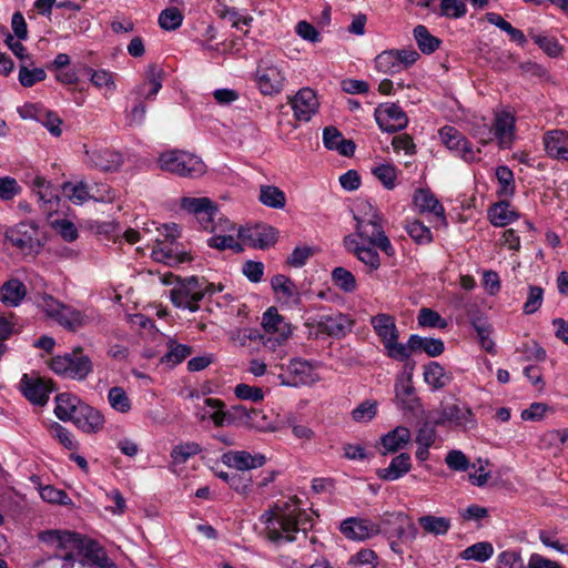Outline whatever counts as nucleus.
I'll return each mask as SVG.
<instances>
[{
	"instance_id": "obj_1",
	"label": "nucleus",
	"mask_w": 568,
	"mask_h": 568,
	"mask_svg": "<svg viewBox=\"0 0 568 568\" xmlns=\"http://www.w3.org/2000/svg\"><path fill=\"white\" fill-rule=\"evenodd\" d=\"M261 521L265 525L267 538L276 545L293 542L298 535L306 538L313 527L312 516L301 507L296 497L277 503L262 514Z\"/></svg>"
},
{
	"instance_id": "obj_2",
	"label": "nucleus",
	"mask_w": 568,
	"mask_h": 568,
	"mask_svg": "<svg viewBox=\"0 0 568 568\" xmlns=\"http://www.w3.org/2000/svg\"><path fill=\"white\" fill-rule=\"evenodd\" d=\"M146 282L150 287H154L158 284L164 286H171L169 291H164L163 294H168L172 304L182 310H189L194 313L200 308V301L211 292V286L203 285L199 277L189 276L181 278L171 272H153L148 271Z\"/></svg>"
},
{
	"instance_id": "obj_3",
	"label": "nucleus",
	"mask_w": 568,
	"mask_h": 568,
	"mask_svg": "<svg viewBox=\"0 0 568 568\" xmlns=\"http://www.w3.org/2000/svg\"><path fill=\"white\" fill-rule=\"evenodd\" d=\"M354 219L356 234L364 243L379 248L387 256L395 254V248L384 231V217L371 202H358Z\"/></svg>"
},
{
	"instance_id": "obj_4",
	"label": "nucleus",
	"mask_w": 568,
	"mask_h": 568,
	"mask_svg": "<svg viewBox=\"0 0 568 568\" xmlns=\"http://www.w3.org/2000/svg\"><path fill=\"white\" fill-rule=\"evenodd\" d=\"M36 303L47 318L54 321L70 332H75L95 320L93 313L75 310L49 294L39 295Z\"/></svg>"
},
{
	"instance_id": "obj_5",
	"label": "nucleus",
	"mask_w": 568,
	"mask_h": 568,
	"mask_svg": "<svg viewBox=\"0 0 568 568\" xmlns=\"http://www.w3.org/2000/svg\"><path fill=\"white\" fill-rule=\"evenodd\" d=\"M39 538L54 550L53 556L60 560L62 568H73L84 537L68 530H47L40 532Z\"/></svg>"
},
{
	"instance_id": "obj_6",
	"label": "nucleus",
	"mask_w": 568,
	"mask_h": 568,
	"mask_svg": "<svg viewBox=\"0 0 568 568\" xmlns=\"http://www.w3.org/2000/svg\"><path fill=\"white\" fill-rule=\"evenodd\" d=\"M285 62L265 54L257 62L254 82L260 93L267 97L280 94L286 84Z\"/></svg>"
},
{
	"instance_id": "obj_7",
	"label": "nucleus",
	"mask_w": 568,
	"mask_h": 568,
	"mask_svg": "<svg viewBox=\"0 0 568 568\" xmlns=\"http://www.w3.org/2000/svg\"><path fill=\"white\" fill-rule=\"evenodd\" d=\"M156 166L178 176L192 179L201 176L206 170L199 156L182 150L162 152L156 160Z\"/></svg>"
},
{
	"instance_id": "obj_8",
	"label": "nucleus",
	"mask_w": 568,
	"mask_h": 568,
	"mask_svg": "<svg viewBox=\"0 0 568 568\" xmlns=\"http://www.w3.org/2000/svg\"><path fill=\"white\" fill-rule=\"evenodd\" d=\"M164 227L169 232L166 239L158 243V245L152 248L151 257L155 262H160L172 267L190 263L193 260L191 252L184 247H180V245L174 241L179 235L178 225L172 224L171 226L165 225Z\"/></svg>"
},
{
	"instance_id": "obj_9",
	"label": "nucleus",
	"mask_w": 568,
	"mask_h": 568,
	"mask_svg": "<svg viewBox=\"0 0 568 568\" xmlns=\"http://www.w3.org/2000/svg\"><path fill=\"white\" fill-rule=\"evenodd\" d=\"M148 333L151 335L152 341L155 343L156 347L165 346L166 351L161 356L160 362L165 364L169 367H174L181 364L185 358H187L193 349L191 346L185 344H180L174 339L166 337L162 334L158 328H155L152 321L144 318V334Z\"/></svg>"
},
{
	"instance_id": "obj_10",
	"label": "nucleus",
	"mask_w": 568,
	"mask_h": 568,
	"mask_svg": "<svg viewBox=\"0 0 568 568\" xmlns=\"http://www.w3.org/2000/svg\"><path fill=\"white\" fill-rule=\"evenodd\" d=\"M6 240L23 254L37 253L43 245V236L34 222H21L6 231Z\"/></svg>"
},
{
	"instance_id": "obj_11",
	"label": "nucleus",
	"mask_w": 568,
	"mask_h": 568,
	"mask_svg": "<svg viewBox=\"0 0 568 568\" xmlns=\"http://www.w3.org/2000/svg\"><path fill=\"white\" fill-rule=\"evenodd\" d=\"M50 367L54 373L73 379H84L92 372L91 359L81 349L53 357Z\"/></svg>"
},
{
	"instance_id": "obj_12",
	"label": "nucleus",
	"mask_w": 568,
	"mask_h": 568,
	"mask_svg": "<svg viewBox=\"0 0 568 568\" xmlns=\"http://www.w3.org/2000/svg\"><path fill=\"white\" fill-rule=\"evenodd\" d=\"M443 144L467 163L478 162L480 160V149L474 144L455 126L445 125L438 131Z\"/></svg>"
},
{
	"instance_id": "obj_13",
	"label": "nucleus",
	"mask_w": 568,
	"mask_h": 568,
	"mask_svg": "<svg viewBox=\"0 0 568 568\" xmlns=\"http://www.w3.org/2000/svg\"><path fill=\"white\" fill-rule=\"evenodd\" d=\"M278 378L282 385L291 387L312 385L320 379L314 366L301 358L290 361L285 373L280 374Z\"/></svg>"
},
{
	"instance_id": "obj_14",
	"label": "nucleus",
	"mask_w": 568,
	"mask_h": 568,
	"mask_svg": "<svg viewBox=\"0 0 568 568\" xmlns=\"http://www.w3.org/2000/svg\"><path fill=\"white\" fill-rule=\"evenodd\" d=\"M375 120L379 129L394 133L406 128L408 118L404 110L395 103H384L375 109Z\"/></svg>"
},
{
	"instance_id": "obj_15",
	"label": "nucleus",
	"mask_w": 568,
	"mask_h": 568,
	"mask_svg": "<svg viewBox=\"0 0 568 568\" xmlns=\"http://www.w3.org/2000/svg\"><path fill=\"white\" fill-rule=\"evenodd\" d=\"M276 234L275 229L266 224L237 229V239L242 241V245L261 250L275 244Z\"/></svg>"
},
{
	"instance_id": "obj_16",
	"label": "nucleus",
	"mask_w": 568,
	"mask_h": 568,
	"mask_svg": "<svg viewBox=\"0 0 568 568\" xmlns=\"http://www.w3.org/2000/svg\"><path fill=\"white\" fill-rule=\"evenodd\" d=\"M339 530L349 540L364 541L377 536L381 527L367 518L348 517L341 523Z\"/></svg>"
},
{
	"instance_id": "obj_17",
	"label": "nucleus",
	"mask_w": 568,
	"mask_h": 568,
	"mask_svg": "<svg viewBox=\"0 0 568 568\" xmlns=\"http://www.w3.org/2000/svg\"><path fill=\"white\" fill-rule=\"evenodd\" d=\"M493 130L495 141L500 149H510L515 141L516 119L508 110L495 112Z\"/></svg>"
},
{
	"instance_id": "obj_18",
	"label": "nucleus",
	"mask_w": 568,
	"mask_h": 568,
	"mask_svg": "<svg viewBox=\"0 0 568 568\" xmlns=\"http://www.w3.org/2000/svg\"><path fill=\"white\" fill-rule=\"evenodd\" d=\"M446 423H450L463 429H473L477 425L473 410L465 405L457 404L445 406L439 417L435 420V425H445Z\"/></svg>"
},
{
	"instance_id": "obj_19",
	"label": "nucleus",
	"mask_w": 568,
	"mask_h": 568,
	"mask_svg": "<svg viewBox=\"0 0 568 568\" xmlns=\"http://www.w3.org/2000/svg\"><path fill=\"white\" fill-rule=\"evenodd\" d=\"M214 235L207 240V245L219 251L233 250L236 253L243 251V245L237 241V229L235 224L225 220L216 227Z\"/></svg>"
},
{
	"instance_id": "obj_20",
	"label": "nucleus",
	"mask_w": 568,
	"mask_h": 568,
	"mask_svg": "<svg viewBox=\"0 0 568 568\" xmlns=\"http://www.w3.org/2000/svg\"><path fill=\"white\" fill-rule=\"evenodd\" d=\"M20 390L28 400L42 406L47 404L52 387L49 381L23 374L20 379Z\"/></svg>"
},
{
	"instance_id": "obj_21",
	"label": "nucleus",
	"mask_w": 568,
	"mask_h": 568,
	"mask_svg": "<svg viewBox=\"0 0 568 568\" xmlns=\"http://www.w3.org/2000/svg\"><path fill=\"white\" fill-rule=\"evenodd\" d=\"M288 102L295 119L304 122L312 119L320 105L315 92L310 88L301 89Z\"/></svg>"
},
{
	"instance_id": "obj_22",
	"label": "nucleus",
	"mask_w": 568,
	"mask_h": 568,
	"mask_svg": "<svg viewBox=\"0 0 568 568\" xmlns=\"http://www.w3.org/2000/svg\"><path fill=\"white\" fill-rule=\"evenodd\" d=\"M33 194L37 197L40 209L47 215H51L59 210V190L45 179L37 176L33 181Z\"/></svg>"
},
{
	"instance_id": "obj_23",
	"label": "nucleus",
	"mask_w": 568,
	"mask_h": 568,
	"mask_svg": "<svg viewBox=\"0 0 568 568\" xmlns=\"http://www.w3.org/2000/svg\"><path fill=\"white\" fill-rule=\"evenodd\" d=\"M542 145L550 159L568 162V131L564 129L546 131L542 135Z\"/></svg>"
},
{
	"instance_id": "obj_24",
	"label": "nucleus",
	"mask_w": 568,
	"mask_h": 568,
	"mask_svg": "<svg viewBox=\"0 0 568 568\" xmlns=\"http://www.w3.org/2000/svg\"><path fill=\"white\" fill-rule=\"evenodd\" d=\"M311 325L316 326L320 333L334 337L344 336L349 331V321L341 313L318 314L310 318Z\"/></svg>"
},
{
	"instance_id": "obj_25",
	"label": "nucleus",
	"mask_w": 568,
	"mask_h": 568,
	"mask_svg": "<svg viewBox=\"0 0 568 568\" xmlns=\"http://www.w3.org/2000/svg\"><path fill=\"white\" fill-rule=\"evenodd\" d=\"M272 288L278 302L290 308L297 307L302 303V297L295 283L283 274L275 275L271 281Z\"/></svg>"
},
{
	"instance_id": "obj_26",
	"label": "nucleus",
	"mask_w": 568,
	"mask_h": 568,
	"mask_svg": "<svg viewBox=\"0 0 568 568\" xmlns=\"http://www.w3.org/2000/svg\"><path fill=\"white\" fill-rule=\"evenodd\" d=\"M221 460L227 467L244 471L262 467L266 463V457L246 450H229L221 456Z\"/></svg>"
},
{
	"instance_id": "obj_27",
	"label": "nucleus",
	"mask_w": 568,
	"mask_h": 568,
	"mask_svg": "<svg viewBox=\"0 0 568 568\" xmlns=\"http://www.w3.org/2000/svg\"><path fill=\"white\" fill-rule=\"evenodd\" d=\"M104 416L97 408L83 403L72 423L82 432L92 434L100 432L104 426Z\"/></svg>"
},
{
	"instance_id": "obj_28",
	"label": "nucleus",
	"mask_w": 568,
	"mask_h": 568,
	"mask_svg": "<svg viewBox=\"0 0 568 568\" xmlns=\"http://www.w3.org/2000/svg\"><path fill=\"white\" fill-rule=\"evenodd\" d=\"M262 326L265 332L277 334V342L282 343L288 339L293 333L291 323L278 314L277 308L272 306L265 311L262 317Z\"/></svg>"
},
{
	"instance_id": "obj_29",
	"label": "nucleus",
	"mask_w": 568,
	"mask_h": 568,
	"mask_svg": "<svg viewBox=\"0 0 568 568\" xmlns=\"http://www.w3.org/2000/svg\"><path fill=\"white\" fill-rule=\"evenodd\" d=\"M261 414L260 410L247 407L245 405H233L227 410H224L222 418L219 423L223 425L240 424L250 427H257L254 420Z\"/></svg>"
},
{
	"instance_id": "obj_30",
	"label": "nucleus",
	"mask_w": 568,
	"mask_h": 568,
	"mask_svg": "<svg viewBox=\"0 0 568 568\" xmlns=\"http://www.w3.org/2000/svg\"><path fill=\"white\" fill-rule=\"evenodd\" d=\"M412 468V458L407 453H400L395 456L388 467L377 469L376 475L379 479L394 481L406 475Z\"/></svg>"
},
{
	"instance_id": "obj_31",
	"label": "nucleus",
	"mask_w": 568,
	"mask_h": 568,
	"mask_svg": "<svg viewBox=\"0 0 568 568\" xmlns=\"http://www.w3.org/2000/svg\"><path fill=\"white\" fill-rule=\"evenodd\" d=\"M414 203L420 212L432 213L446 224L445 209L429 190L418 189L414 194Z\"/></svg>"
},
{
	"instance_id": "obj_32",
	"label": "nucleus",
	"mask_w": 568,
	"mask_h": 568,
	"mask_svg": "<svg viewBox=\"0 0 568 568\" xmlns=\"http://www.w3.org/2000/svg\"><path fill=\"white\" fill-rule=\"evenodd\" d=\"M83 556L89 562L100 568H116L115 564L106 556L98 542L83 538L79 550V557Z\"/></svg>"
},
{
	"instance_id": "obj_33",
	"label": "nucleus",
	"mask_w": 568,
	"mask_h": 568,
	"mask_svg": "<svg viewBox=\"0 0 568 568\" xmlns=\"http://www.w3.org/2000/svg\"><path fill=\"white\" fill-rule=\"evenodd\" d=\"M412 439L410 430L405 426H397L381 438L382 454L396 453L403 449Z\"/></svg>"
},
{
	"instance_id": "obj_34",
	"label": "nucleus",
	"mask_w": 568,
	"mask_h": 568,
	"mask_svg": "<svg viewBox=\"0 0 568 568\" xmlns=\"http://www.w3.org/2000/svg\"><path fill=\"white\" fill-rule=\"evenodd\" d=\"M323 142L328 150L337 151L344 156H351L354 154V142L344 139L343 134L336 128L328 126L324 129Z\"/></svg>"
},
{
	"instance_id": "obj_35",
	"label": "nucleus",
	"mask_w": 568,
	"mask_h": 568,
	"mask_svg": "<svg viewBox=\"0 0 568 568\" xmlns=\"http://www.w3.org/2000/svg\"><path fill=\"white\" fill-rule=\"evenodd\" d=\"M87 161L102 170V171H112L115 170L121 164V154L111 151V150H99V151H87Z\"/></svg>"
},
{
	"instance_id": "obj_36",
	"label": "nucleus",
	"mask_w": 568,
	"mask_h": 568,
	"mask_svg": "<svg viewBox=\"0 0 568 568\" xmlns=\"http://www.w3.org/2000/svg\"><path fill=\"white\" fill-rule=\"evenodd\" d=\"M83 403L74 395L62 393L55 397V416L62 422H72Z\"/></svg>"
},
{
	"instance_id": "obj_37",
	"label": "nucleus",
	"mask_w": 568,
	"mask_h": 568,
	"mask_svg": "<svg viewBox=\"0 0 568 568\" xmlns=\"http://www.w3.org/2000/svg\"><path fill=\"white\" fill-rule=\"evenodd\" d=\"M371 324L383 345L393 339H398V331L393 316L384 313L377 314L372 317Z\"/></svg>"
},
{
	"instance_id": "obj_38",
	"label": "nucleus",
	"mask_w": 568,
	"mask_h": 568,
	"mask_svg": "<svg viewBox=\"0 0 568 568\" xmlns=\"http://www.w3.org/2000/svg\"><path fill=\"white\" fill-rule=\"evenodd\" d=\"M518 213L510 209L508 201H500L488 210V219L496 227H504L518 219Z\"/></svg>"
},
{
	"instance_id": "obj_39",
	"label": "nucleus",
	"mask_w": 568,
	"mask_h": 568,
	"mask_svg": "<svg viewBox=\"0 0 568 568\" xmlns=\"http://www.w3.org/2000/svg\"><path fill=\"white\" fill-rule=\"evenodd\" d=\"M27 290L22 282L12 278L6 282L0 290V300L7 306H18L26 297Z\"/></svg>"
},
{
	"instance_id": "obj_40",
	"label": "nucleus",
	"mask_w": 568,
	"mask_h": 568,
	"mask_svg": "<svg viewBox=\"0 0 568 568\" xmlns=\"http://www.w3.org/2000/svg\"><path fill=\"white\" fill-rule=\"evenodd\" d=\"M164 71L156 64H150L144 73V100H153L162 88Z\"/></svg>"
},
{
	"instance_id": "obj_41",
	"label": "nucleus",
	"mask_w": 568,
	"mask_h": 568,
	"mask_svg": "<svg viewBox=\"0 0 568 568\" xmlns=\"http://www.w3.org/2000/svg\"><path fill=\"white\" fill-rule=\"evenodd\" d=\"M450 379V375L437 362L429 363L424 369V381L434 390L444 388Z\"/></svg>"
},
{
	"instance_id": "obj_42",
	"label": "nucleus",
	"mask_w": 568,
	"mask_h": 568,
	"mask_svg": "<svg viewBox=\"0 0 568 568\" xmlns=\"http://www.w3.org/2000/svg\"><path fill=\"white\" fill-rule=\"evenodd\" d=\"M410 348L413 351H423L430 357L443 354L445 349L444 342L440 338L422 337L419 335H410Z\"/></svg>"
},
{
	"instance_id": "obj_43",
	"label": "nucleus",
	"mask_w": 568,
	"mask_h": 568,
	"mask_svg": "<svg viewBox=\"0 0 568 568\" xmlns=\"http://www.w3.org/2000/svg\"><path fill=\"white\" fill-rule=\"evenodd\" d=\"M62 194L69 199L73 204L81 205L89 199L104 201V197L98 199L95 195H91L88 190V185L84 182H65L62 185Z\"/></svg>"
},
{
	"instance_id": "obj_44",
	"label": "nucleus",
	"mask_w": 568,
	"mask_h": 568,
	"mask_svg": "<svg viewBox=\"0 0 568 568\" xmlns=\"http://www.w3.org/2000/svg\"><path fill=\"white\" fill-rule=\"evenodd\" d=\"M495 175L499 185L497 195L505 199L513 197L516 190L513 171L506 165H499L496 168Z\"/></svg>"
},
{
	"instance_id": "obj_45",
	"label": "nucleus",
	"mask_w": 568,
	"mask_h": 568,
	"mask_svg": "<svg viewBox=\"0 0 568 568\" xmlns=\"http://www.w3.org/2000/svg\"><path fill=\"white\" fill-rule=\"evenodd\" d=\"M418 525L427 532L435 536H444L450 529V519L426 515L418 518Z\"/></svg>"
},
{
	"instance_id": "obj_46",
	"label": "nucleus",
	"mask_w": 568,
	"mask_h": 568,
	"mask_svg": "<svg viewBox=\"0 0 568 568\" xmlns=\"http://www.w3.org/2000/svg\"><path fill=\"white\" fill-rule=\"evenodd\" d=\"M224 413L223 403L214 398H205L203 405L197 407L196 416L199 419H211L216 426H223L217 420L222 418Z\"/></svg>"
},
{
	"instance_id": "obj_47",
	"label": "nucleus",
	"mask_w": 568,
	"mask_h": 568,
	"mask_svg": "<svg viewBox=\"0 0 568 568\" xmlns=\"http://www.w3.org/2000/svg\"><path fill=\"white\" fill-rule=\"evenodd\" d=\"M413 33L417 45L423 53L430 54L439 48L440 40L437 37L430 34L425 26H416Z\"/></svg>"
},
{
	"instance_id": "obj_48",
	"label": "nucleus",
	"mask_w": 568,
	"mask_h": 568,
	"mask_svg": "<svg viewBox=\"0 0 568 568\" xmlns=\"http://www.w3.org/2000/svg\"><path fill=\"white\" fill-rule=\"evenodd\" d=\"M494 555V547L488 541L476 542L460 554V558L464 560H475L478 562H485Z\"/></svg>"
},
{
	"instance_id": "obj_49",
	"label": "nucleus",
	"mask_w": 568,
	"mask_h": 568,
	"mask_svg": "<svg viewBox=\"0 0 568 568\" xmlns=\"http://www.w3.org/2000/svg\"><path fill=\"white\" fill-rule=\"evenodd\" d=\"M201 446L195 442L180 443L171 452L172 466L186 463L191 457L201 453Z\"/></svg>"
},
{
	"instance_id": "obj_50",
	"label": "nucleus",
	"mask_w": 568,
	"mask_h": 568,
	"mask_svg": "<svg viewBox=\"0 0 568 568\" xmlns=\"http://www.w3.org/2000/svg\"><path fill=\"white\" fill-rule=\"evenodd\" d=\"M47 73L42 68H34L33 64H20L18 79L22 87L30 88L38 82L43 81Z\"/></svg>"
},
{
	"instance_id": "obj_51",
	"label": "nucleus",
	"mask_w": 568,
	"mask_h": 568,
	"mask_svg": "<svg viewBox=\"0 0 568 568\" xmlns=\"http://www.w3.org/2000/svg\"><path fill=\"white\" fill-rule=\"evenodd\" d=\"M260 201L274 209H282L285 205L286 199L284 192L273 185H262L260 190Z\"/></svg>"
},
{
	"instance_id": "obj_52",
	"label": "nucleus",
	"mask_w": 568,
	"mask_h": 568,
	"mask_svg": "<svg viewBox=\"0 0 568 568\" xmlns=\"http://www.w3.org/2000/svg\"><path fill=\"white\" fill-rule=\"evenodd\" d=\"M183 19L184 17L178 8L170 7L160 12L158 22L163 30L173 31L182 26Z\"/></svg>"
},
{
	"instance_id": "obj_53",
	"label": "nucleus",
	"mask_w": 568,
	"mask_h": 568,
	"mask_svg": "<svg viewBox=\"0 0 568 568\" xmlns=\"http://www.w3.org/2000/svg\"><path fill=\"white\" fill-rule=\"evenodd\" d=\"M532 41L550 57H558L562 49L554 37L545 33L536 32L534 29L529 31Z\"/></svg>"
},
{
	"instance_id": "obj_54",
	"label": "nucleus",
	"mask_w": 568,
	"mask_h": 568,
	"mask_svg": "<svg viewBox=\"0 0 568 568\" xmlns=\"http://www.w3.org/2000/svg\"><path fill=\"white\" fill-rule=\"evenodd\" d=\"M108 402L111 408L119 413L124 414L131 409V400L122 387H111L108 393Z\"/></svg>"
},
{
	"instance_id": "obj_55",
	"label": "nucleus",
	"mask_w": 568,
	"mask_h": 568,
	"mask_svg": "<svg viewBox=\"0 0 568 568\" xmlns=\"http://www.w3.org/2000/svg\"><path fill=\"white\" fill-rule=\"evenodd\" d=\"M397 59L393 49L383 51L375 58V67L382 73L396 74L402 71Z\"/></svg>"
},
{
	"instance_id": "obj_56",
	"label": "nucleus",
	"mask_w": 568,
	"mask_h": 568,
	"mask_svg": "<svg viewBox=\"0 0 568 568\" xmlns=\"http://www.w3.org/2000/svg\"><path fill=\"white\" fill-rule=\"evenodd\" d=\"M49 434L67 449L75 450L78 448V443L74 440L72 433L61 424L53 422L49 426Z\"/></svg>"
},
{
	"instance_id": "obj_57",
	"label": "nucleus",
	"mask_w": 568,
	"mask_h": 568,
	"mask_svg": "<svg viewBox=\"0 0 568 568\" xmlns=\"http://www.w3.org/2000/svg\"><path fill=\"white\" fill-rule=\"evenodd\" d=\"M332 280L345 293H352L356 290V278L345 267H335L332 272Z\"/></svg>"
},
{
	"instance_id": "obj_58",
	"label": "nucleus",
	"mask_w": 568,
	"mask_h": 568,
	"mask_svg": "<svg viewBox=\"0 0 568 568\" xmlns=\"http://www.w3.org/2000/svg\"><path fill=\"white\" fill-rule=\"evenodd\" d=\"M375 246H363L359 251L356 252L355 256L357 260L364 264L366 267V273L372 274L377 271L381 266V258L377 251L374 248Z\"/></svg>"
},
{
	"instance_id": "obj_59",
	"label": "nucleus",
	"mask_w": 568,
	"mask_h": 568,
	"mask_svg": "<svg viewBox=\"0 0 568 568\" xmlns=\"http://www.w3.org/2000/svg\"><path fill=\"white\" fill-rule=\"evenodd\" d=\"M418 325L422 327H430V328H440L444 329L447 327V321L440 316L439 313L433 311L432 308L423 307L420 308L417 316Z\"/></svg>"
},
{
	"instance_id": "obj_60",
	"label": "nucleus",
	"mask_w": 568,
	"mask_h": 568,
	"mask_svg": "<svg viewBox=\"0 0 568 568\" xmlns=\"http://www.w3.org/2000/svg\"><path fill=\"white\" fill-rule=\"evenodd\" d=\"M408 235L418 244H428L433 241V235L426 225L418 220H413L406 223L405 226Z\"/></svg>"
},
{
	"instance_id": "obj_61",
	"label": "nucleus",
	"mask_w": 568,
	"mask_h": 568,
	"mask_svg": "<svg viewBox=\"0 0 568 568\" xmlns=\"http://www.w3.org/2000/svg\"><path fill=\"white\" fill-rule=\"evenodd\" d=\"M544 290L540 286L529 285L527 300L524 303L523 312L526 315L536 313L542 305Z\"/></svg>"
},
{
	"instance_id": "obj_62",
	"label": "nucleus",
	"mask_w": 568,
	"mask_h": 568,
	"mask_svg": "<svg viewBox=\"0 0 568 568\" xmlns=\"http://www.w3.org/2000/svg\"><path fill=\"white\" fill-rule=\"evenodd\" d=\"M384 347L388 357L400 362L407 359L412 352H414L413 348H410V337L407 344H402L398 343L397 339H393L384 344Z\"/></svg>"
},
{
	"instance_id": "obj_63",
	"label": "nucleus",
	"mask_w": 568,
	"mask_h": 568,
	"mask_svg": "<svg viewBox=\"0 0 568 568\" xmlns=\"http://www.w3.org/2000/svg\"><path fill=\"white\" fill-rule=\"evenodd\" d=\"M447 467L454 471H466L470 467L468 457L459 449H452L445 457Z\"/></svg>"
},
{
	"instance_id": "obj_64",
	"label": "nucleus",
	"mask_w": 568,
	"mask_h": 568,
	"mask_svg": "<svg viewBox=\"0 0 568 568\" xmlns=\"http://www.w3.org/2000/svg\"><path fill=\"white\" fill-rule=\"evenodd\" d=\"M524 561L519 552L515 550L501 551L497 557V568H524Z\"/></svg>"
}]
</instances>
